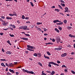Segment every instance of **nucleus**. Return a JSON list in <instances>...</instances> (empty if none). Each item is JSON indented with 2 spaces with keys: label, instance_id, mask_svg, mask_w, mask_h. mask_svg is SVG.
Masks as SVG:
<instances>
[{
  "label": "nucleus",
  "instance_id": "1a4fd4ad",
  "mask_svg": "<svg viewBox=\"0 0 75 75\" xmlns=\"http://www.w3.org/2000/svg\"><path fill=\"white\" fill-rule=\"evenodd\" d=\"M44 57H45V58H47V59H50V57L47 56H45V54H44Z\"/></svg>",
  "mask_w": 75,
  "mask_h": 75
},
{
  "label": "nucleus",
  "instance_id": "7c9ffc66",
  "mask_svg": "<svg viewBox=\"0 0 75 75\" xmlns=\"http://www.w3.org/2000/svg\"><path fill=\"white\" fill-rule=\"evenodd\" d=\"M25 35L26 36H28V37H30V35L28 34H25Z\"/></svg>",
  "mask_w": 75,
  "mask_h": 75
},
{
  "label": "nucleus",
  "instance_id": "f8f14e48",
  "mask_svg": "<svg viewBox=\"0 0 75 75\" xmlns=\"http://www.w3.org/2000/svg\"><path fill=\"white\" fill-rule=\"evenodd\" d=\"M6 53L7 54H11V52H10V51H8L6 52Z\"/></svg>",
  "mask_w": 75,
  "mask_h": 75
},
{
  "label": "nucleus",
  "instance_id": "09e8293b",
  "mask_svg": "<svg viewBox=\"0 0 75 75\" xmlns=\"http://www.w3.org/2000/svg\"><path fill=\"white\" fill-rule=\"evenodd\" d=\"M4 63H1V65H2V66H4Z\"/></svg>",
  "mask_w": 75,
  "mask_h": 75
},
{
  "label": "nucleus",
  "instance_id": "a18cd8bd",
  "mask_svg": "<svg viewBox=\"0 0 75 75\" xmlns=\"http://www.w3.org/2000/svg\"><path fill=\"white\" fill-rule=\"evenodd\" d=\"M42 28L44 29V31H47V29L43 28Z\"/></svg>",
  "mask_w": 75,
  "mask_h": 75
},
{
  "label": "nucleus",
  "instance_id": "6e6552de",
  "mask_svg": "<svg viewBox=\"0 0 75 75\" xmlns=\"http://www.w3.org/2000/svg\"><path fill=\"white\" fill-rule=\"evenodd\" d=\"M9 71L10 72H12V73H13L14 74V70H11V69H9Z\"/></svg>",
  "mask_w": 75,
  "mask_h": 75
},
{
  "label": "nucleus",
  "instance_id": "9d476101",
  "mask_svg": "<svg viewBox=\"0 0 75 75\" xmlns=\"http://www.w3.org/2000/svg\"><path fill=\"white\" fill-rule=\"evenodd\" d=\"M59 21V20H54L53 21V23H57V22H58Z\"/></svg>",
  "mask_w": 75,
  "mask_h": 75
},
{
  "label": "nucleus",
  "instance_id": "774afa93",
  "mask_svg": "<svg viewBox=\"0 0 75 75\" xmlns=\"http://www.w3.org/2000/svg\"><path fill=\"white\" fill-rule=\"evenodd\" d=\"M38 30L39 31H41V29H40V28H38Z\"/></svg>",
  "mask_w": 75,
  "mask_h": 75
},
{
  "label": "nucleus",
  "instance_id": "412c9836",
  "mask_svg": "<svg viewBox=\"0 0 75 75\" xmlns=\"http://www.w3.org/2000/svg\"><path fill=\"white\" fill-rule=\"evenodd\" d=\"M67 29H68L69 30H69H70V29H71V28H72V27H67Z\"/></svg>",
  "mask_w": 75,
  "mask_h": 75
},
{
  "label": "nucleus",
  "instance_id": "0e129e2a",
  "mask_svg": "<svg viewBox=\"0 0 75 75\" xmlns=\"http://www.w3.org/2000/svg\"><path fill=\"white\" fill-rule=\"evenodd\" d=\"M2 52H4V50L3 49V48H2Z\"/></svg>",
  "mask_w": 75,
  "mask_h": 75
},
{
  "label": "nucleus",
  "instance_id": "0eeeda50",
  "mask_svg": "<svg viewBox=\"0 0 75 75\" xmlns=\"http://www.w3.org/2000/svg\"><path fill=\"white\" fill-rule=\"evenodd\" d=\"M23 71L24 72H27V73H28V71L26 70H25L24 69H23Z\"/></svg>",
  "mask_w": 75,
  "mask_h": 75
},
{
  "label": "nucleus",
  "instance_id": "aec40b11",
  "mask_svg": "<svg viewBox=\"0 0 75 75\" xmlns=\"http://www.w3.org/2000/svg\"><path fill=\"white\" fill-rule=\"evenodd\" d=\"M55 11H56L57 12H59V11H60V10L58 9H55Z\"/></svg>",
  "mask_w": 75,
  "mask_h": 75
},
{
  "label": "nucleus",
  "instance_id": "ea45409f",
  "mask_svg": "<svg viewBox=\"0 0 75 75\" xmlns=\"http://www.w3.org/2000/svg\"><path fill=\"white\" fill-rule=\"evenodd\" d=\"M59 30H62V28L61 27H59L58 28Z\"/></svg>",
  "mask_w": 75,
  "mask_h": 75
},
{
  "label": "nucleus",
  "instance_id": "de8ad7c7",
  "mask_svg": "<svg viewBox=\"0 0 75 75\" xmlns=\"http://www.w3.org/2000/svg\"><path fill=\"white\" fill-rule=\"evenodd\" d=\"M21 67V66H20L19 67H16V68H20Z\"/></svg>",
  "mask_w": 75,
  "mask_h": 75
},
{
  "label": "nucleus",
  "instance_id": "a878e982",
  "mask_svg": "<svg viewBox=\"0 0 75 75\" xmlns=\"http://www.w3.org/2000/svg\"><path fill=\"white\" fill-rule=\"evenodd\" d=\"M37 25H39V24H42V22L41 23H37Z\"/></svg>",
  "mask_w": 75,
  "mask_h": 75
},
{
  "label": "nucleus",
  "instance_id": "f3484780",
  "mask_svg": "<svg viewBox=\"0 0 75 75\" xmlns=\"http://www.w3.org/2000/svg\"><path fill=\"white\" fill-rule=\"evenodd\" d=\"M54 30L55 31H56L57 33H59V31L57 28H55Z\"/></svg>",
  "mask_w": 75,
  "mask_h": 75
},
{
  "label": "nucleus",
  "instance_id": "338daca9",
  "mask_svg": "<svg viewBox=\"0 0 75 75\" xmlns=\"http://www.w3.org/2000/svg\"><path fill=\"white\" fill-rule=\"evenodd\" d=\"M7 42L8 43V44H9V43H10V41H9V40L7 41Z\"/></svg>",
  "mask_w": 75,
  "mask_h": 75
},
{
  "label": "nucleus",
  "instance_id": "49530a36",
  "mask_svg": "<svg viewBox=\"0 0 75 75\" xmlns=\"http://www.w3.org/2000/svg\"><path fill=\"white\" fill-rule=\"evenodd\" d=\"M12 27L13 28H16V26L15 25H13L12 26Z\"/></svg>",
  "mask_w": 75,
  "mask_h": 75
},
{
  "label": "nucleus",
  "instance_id": "c03bdc74",
  "mask_svg": "<svg viewBox=\"0 0 75 75\" xmlns=\"http://www.w3.org/2000/svg\"><path fill=\"white\" fill-rule=\"evenodd\" d=\"M69 36L71 37V38H72V35L71 34H69Z\"/></svg>",
  "mask_w": 75,
  "mask_h": 75
},
{
  "label": "nucleus",
  "instance_id": "20e7f679",
  "mask_svg": "<svg viewBox=\"0 0 75 75\" xmlns=\"http://www.w3.org/2000/svg\"><path fill=\"white\" fill-rule=\"evenodd\" d=\"M2 23H3L2 24V25H6V24H7V23H6V21H2Z\"/></svg>",
  "mask_w": 75,
  "mask_h": 75
},
{
  "label": "nucleus",
  "instance_id": "bf43d9fd",
  "mask_svg": "<svg viewBox=\"0 0 75 75\" xmlns=\"http://www.w3.org/2000/svg\"><path fill=\"white\" fill-rule=\"evenodd\" d=\"M6 66H7V67H8V64H7V63H6Z\"/></svg>",
  "mask_w": 75,
  "mask_h": 75
},
{
  "label": "nucleus",
  "instance_id": "f03ea898",
  "mask_svg": "<svg viewBox=\"0 0 75 75\" xmlns=\"http://www.w3.org/2000/svg\"><path fill=\"white\" fill-rule=\"evenodd\" d=\"M56 40L57 41V43H59L60 42V41H61L60 38L59 37H57Z\"/></svg>",
  "mask_w": 75,
  "mask_h": 75
},
{
  "label": "nucleus",
  "instance_id": "7ed1b4c3",
  "mask_svg": "<svg viewBox=\"0 0 75 75\" xmlns=\"http://www.w3.org/2000/svg\"><path fill=\"white\" fill-rule=\"evenodd\" d=\"M49 64H53V65H57V66H59V64H57L55 63H54V62H49Z\"/></svg>",
  "mask_w": 75,
  "mask_h": 75
},
{
  "label": "nucleus",
  "instance_id": "58836bf2",
  "mask_svg": "<svg viewBox=\"0 0 75 75\" xmlns=\"http://www.w3.org/2000/svg\"><path fill=\"white\" fill-rule=\"evenodd\" d=\"M47 72V73H49V74H51V72L50 71H46Z\"/></svg>",
  "mask_w": 75,
  "mask_h": 75
},
{
  "label": "nucleus",
  "instance_id": "c9c22d12",
  "mask_svg": "<svg viewBox=\"0 0 75 75\" xmlns=\"http://www.w3.org/2000/svg\"><path fill=\"white\" fill-rule=\"evenodd\" d=\"M1 18H3V19H4L5 18V17L3 16H1Z\"/></svg>",
  "mask_w": 75,
  "mask_h": 75
},
{
  "label": "nucleus",
  "instance_id": "39448f33",
  "mask_svg": "<svg viewBox=\"0 0 75 75\" xmlns=\"http://www.w3.org/2000/svg\"><path fill=\"white\" fill-rule=\"evenodd\" d=\"M66 55H67V53H64V54H63L61 55V57H64L66 56Z\"/></svg>",
  "mask_w": 75,
  "mask_h": 75
},
{
  "label": "nucleus",
  "instance_id": "603ef678",
  "mask_svg": "<svg viewBox=\"0 0 75 75\" xmlns=\"http://www.w3.org/2000/svg\"><path fill=\"white\" fill-rule=\"evenodd\" d=\"M58 50H61L62 49V48L61 47H59L58 48Z\"/></svg>",
  "mask_w": 75,
  "mask_h": 75
},
{
  "label": "nucleus",
  "instance_id": "4d7b16f0",
  "mask_svg": "<svg viewBox=\"0 0 75 75\" xmlns=\"http://www.w3.org/2000/svg\"><path fill=\"white\" fill-rule=\"evenodd\" d=\"M52 41L53 42H55V40L54 39H52Z\"/></svg>",
  "mask_w": 75,
  "mask_h": 75
},
{
  "label": "nucleus",
  "instance_id": "5fc2aeb1",
  "mask_svg": "<svg viewBox=\"0 0 75 75\" xmlns=\"http://www.w3.org/2000/svg\"><path fill=\"white\" fill-rule=\"evenodd\" d=\"M74 59V58H68V59Z\"/></svg>",
  "mask_w": 75,
  "mask_h": 75
},
{
  "label": "nucleus",
  "instance_id": "cd10ccee",
  "mask_svg": "<svg viewBox=\"0 0 75 75\" xmlns=\"http://www.w3.org/2000/svg\"><path fill=\"white\" fill-rule=\"evenodd\" d=\"M1 61H6V59H0Z\"/></svg>",
  "mask_w": 75,
  "mask_h": 75
},
{
  "label": "nucleus",
  "instance_id": "c85d7f7f",
  "mask_svg": "<svg viewBox=\"0 0 75 75\" xmlns=\"http://www.w3.org/2000/svg\"><path fill=\"white\" fill-rule=\"evenodd\" d=\"M33 55H34V56H35V57H37V54L36 53H34Z\"/></svg>",
  "mask_w": 75,
  "mask_h": 75
},
{
  "label": "nucleus",
  "instance_id": "37998d69",
  "mask_svg": "<svg viewBox=\"0 0 75 75\" xmlns=\"http://www.w3.org/2000/svg\"><path fill=\"white\" fill-rule=\"evenodd\" d=\"M57 62L58 63V64H60V63H61V62H60V61H59V60H57Z\"/></svg>",
  "mask_w": 75,
  "mask_h": 75
},
{
  "label": "nucleus",
  "instance_id": "3c124183",
  "mask_svg": "<svg viewBox=\"0 0 75 75\" xmlns=\"http://www.w3.org/2000/svg\"><path fill=\"white\" fill-rule=\"evenodd\" d=\"M68 47H71V46L70 45H69L67 46Z\"/></svg>",
  "mask_w": 75,
  "mask_h": 75
},
{
  "label": "nucleus",
  "instance_id": "2f4dec72",
  "mask_svg": "<svg viewBox=\"0 0 75 75\" xmlns=\"http://www.w3.org/2000/svg\"><path fill=\"white\" fill-rule=\"evenodd\" d=\"M38 64H39V65L40 66H42V64L40 63V62H38Z\"/></svg>",
  "mask_w": 75,
  "mask_h": 75
},
{
  "label": "nucleus",
  "instance_id": "a19ab883",
  "mask_svg": "<svg viewBox=\"0 0 75 75\" xmlns=\"http://www.w3.org/2000/svg\"><path fill=\"white\" fill-rule=\"evenodd\" d=\"M9 15L10 16H13V14H11V13H10L9 14Z\"/></svg>",
  "mask_w": 75,
  "mask_h": 75
},
{
  "label": "nucleus",
  "instance_id": "a211bd4d",
  "mask_svg": "<svg viewBox=\"0 0 75 75\" xmlns=\"http://www.w3.org/2000/svg\"><path fill=\"white\" fill-rule=\"evenodd\" d=\"M27 28V26H23V30H25Z\"/></svg>",
  "mask_w": 75,
  "mask_h": 75
},
{
  "label": "nucleus",
  "instance_id": "393cba45",
  "mask_svg": "<svg viewBox=\"0 0 75 75\" xmlns=\"http://www.w3.org/2000/svg\"><path fill=\"white\" fill-rule=\"evenodd\" d=\"M58 6H59V8H60L62 10H63L62 8V7H61V6H60L59 5H58Z\"/></svg>",
  "mask_w": 75,
  "mask_h": 75
},
{
  "label": "nucleus",
  "instance_id": "b1692460",
  "mask_svg": "<svg viewBox=\"0 0 75 75\" xmlns=\"http://www.w3.org/2000/svg\"><path fill=\"white\" fill-rule=\"evenodd\" d=\"M47 54L48 55H51V54H50V53L48 52H47Z\"/></svg>",
  "mask_w": 75,
  "mask_h": 75
},
{
  "label": "nucleus",
  "instance_id": "864d4df0",
  "mask_svg": "<svg viewBox=\"0 0 75 75\" xmlns=\"http://www.w3.org/2000/svg\"><path fill=\"white\" fill-rule=\"evenodd\" d=\"M61 3H65V2L63 0H61Z\"/></svg>",
  "mask_w": 75,
  "mask_h": 75
},
{
  "label": "nucleus",
  "instance_id": "e433bc0d",
  "mask_svg": "<svg viewBox=\"0 0 75 75\" xmlns=\"http://www.w3.org/2000/svg\"><path fill=\"white\" fill-rule=\"evenodd\" d=\"M7 75H11V74L9 72H8L7 74Z\"/></svg>",
  "mask_w": 75,
  "mask_h": 75
},
{
  "label": "nucleus",
  "instance_id": "9b49d317",
  "mask_svg": "<svg viewBox=\"0 0 75 75\" xmlns=\"http://www.w3.org/2000/svg\"><path fill=\"white\" fill-rule=\"evenodd\" d=\"M9 66L13 67V64L12 63H9Z\"/></svg>",
  "mask_w": 75,
  "mask_h": 75
},
{
  "label": "nucleus",
  "instance_id": "dca6fc26",
  "mask_svg": "<svg viewBox=\"0 0 75 75\" xmlns=\"http://www.w3.org/2000/svg\"><path fill=\"white\" fill-rule=\"evenodd\" d=\"M6 19H7V20H11V19H12V18L11 17H7L6 18Z\"/></svg>",
  "mask_w": 75,
  "mask_h": 75
},
{
  "label": "nucleus",
  "instance_id": "8fccbe9b",
  "mask_svg": "<svg viewBox=\"0 0 75 75\" xmlns=\"http://www.w3.org/2000/svg\"><path fill=\"white\" fill-rule=\"evenodd\" d=\"M64 71L65 72H68V70H67V69H65L64 70Z\"/></svg>",
  "mask_w": 75,
  "mask_h": 75
},
{
  "label": "nucleus",
  "instance_id": "f704fd0d",
  "mask_svg": "<svg viewBox=\"0 0 75 75\" xmlns=\"http://www.w3.org/2000/svg\"><path fill=\"white\" fill-rule=\"evenodd\" d=\"M22 19H24V18H25V16H24L23 15L22 16Z\"/></svg>",
  "mask_w": 75,
  "mask_h": 75
},
{
  "label": "nucleus",
  "instance_id": "e2e57ef3",
  "mask_svg": "<svg viewBox=\"0 0 75 75\" xmlns=\"http://www.w3.org/2000/svg\"><path fill=\"white\" fill-rule=\"evenodd\" d=\"M52 73L53 74H55V71H52Z\"/></svg>",
  "mask_w": 75,
  "mask_h": 75
},
{
  "label": "nucleus",
  "instance_id": "473e14b6",
  "mask_svg": "<svg viewBox=\"0 0 75 75\" xmlns=\"http://www.w3.org/2000/svg\"><path fill=\"white\" fill-rule=\"evenodd\" d=\"M9 35H10L11 37H13L14 36V35H11V34H9Z\"/></svg>",
  "mask_w": 75,
  "mask_h": 75
},
{
  "label": "nucleus",
  "instance_id": "6ab92c4d",
  "mask_svg": "<svg viewBox=\"0 0 75 75\" xmlns=\"http://www.w3.org/2000/svg\"><path fill=\"white\" fill-rule=\"evenodd\" d=\"M14 14H13V16H17V14L16 13H15V12L14 11L13 12Z\"/></svg>",
  "mask_w": 75,
  "mask_h": 75
},
{
  "label": "nucleus",
  "instance_id": "72a5a7b5",
  "mask_svg": "<svg viewBox=\"0 0 75 75\" xmlns=\"http://www.w3.org/2000/svg\"><path fill=\"white\" fill-rule=\"evenodd\" d=\"M64 23H67V21L66 20H65L64 21Z\"/></svg>",
  "mask_w": 75,
  "mask_h": 75
},
{
  "label": "nucleus",
  "instance_id": "79ce46f5",
  "mask_svg": "<svg viewBox=\"0 0 75 75\" xmlns=\"http://www.w3.org/2000/svg\"><path fill=\"white\" fill-rule=\"evenodd\" d=\"M38 55L40 56V57H41V53H40L38 54Z\"/></svg>",
  "mask_w": 75,
  "mask_h": 75
},
{
  "label": "nucleus",
  "instance_id": "4be33fe9",
  "mask_svg": "<svg viewBox=\"0 0 75 75\" xmlns=\"http://www.w3.org/2000/svg\"><path fill=\"white\" fill-rule=\"evenodd\" d=\"M30 4H31V5L32 6V7H34V5L32 2H30Z\"/></svg>",
  "mask_w": 75,
  "mask_h": 75
},
{
  "label": "nucleus",
  "instance_id": "f257e3e1",
  "mask_svg": "<svg viewBox=\"0 0 75 75\" xmlns=\"http://www.w3.org/2000/svg\"><path fill=\"white\" fill-rule=\"evenodd\" d=\"M31 46L30 45H28L27 47H28V48H27V50H29V51H34V50L30 49L31 48Z\"/></svg>",
  "mask_w": 75,
  "mask_h": 75
},
{
  "label": "nucleus",
  "instance_id": "c756f323",
  "mask_svg": "<svg viewBox=\"0 0 75 75\" xmlns=\"http://www.w3.org/2000/svg\"><path fill=\"white\" fill-rule=\"evenodd\" d=\"M71 72L72 74H75V71H74L71 70Z\"/></svg>",
  "mask_w": 75,
  "mask_h": 75
},
{
  "label": "nucleus",
  "instance_id": "680f3d73",
  "mask_svg": "<svg viewBox=\"0 0 75 75\" xmlns=\"http://www.w3.org/2000/svg\"><path fill=\"white\" fill-rule=\"evenodd\" d=\"M42 75H47V74H45L44 73H43L42 74Z\"/></svg>",
  "mask_w": 75,
  "mask_h": 75
},
{
  "label": "nucleus",
  "instance_id": "2eb2a0df",
  "mask_svg": "<svg viewBox=\"0 0 75 75\" xmlns=\"http://www.w3.org/2000/svg\"><path fill=\"white\" fill-rule=\"evenodd\" d=\"M46 45H48V44H51V45H53L54 44L52 42H49L47 43H45Z\"/></svg>",
  "mask_w": 75,
  "mask_h": 75
},
{
  "label": "nucleus",
  "instance_id": "052dcab7",
  "mask_svg": "<svg viewBox=\"0 0 75 75\" xmlns=\"http://www.w3.org/2000/svg\"><path fill=\"white\" fill-rule=\"evenodd\" d=\"M48 66H49V67H51V65L50 64H49L48 65Z\"/></svg>",
  "mask_w": 75,
  "mask_h": 75
},
{
  "label": "nucleus",
  "instance_id": "4468645a",
  "mask_svg": "<svg viewBox=\"0 0 75 75\" xmlns=\"http://www.w3.org/2000/svg\"><path fill=\"white\" fill-rule=\"evenodd\" d=\"M28 74H34V72L33 71H28Z\"/></svg>",
  "mask_w": 75,
  "mask_h": 75
},
{
  "label": "nucleus",
  "instance_id": "4c0bfd02",
  "mask_svg": "<svg viewBox=\"0 0 75 75\" xmlns=\"http://www.w3.org/2000/svg\"><path fill=\"white\" fill-rule=\"evenodd\" d=\"M65 10H67V11H68V8L67 7H66L65 8Z\"/></svg>",
  "mask_w": 75,
  "mask_h": 75
},
{
  "label": "nucleus",
  "instance_id": "69168bd1",
  "mask_svg": "<svg viewBox=\"0 0 75 75\" xmlns=\"http://www.w3.org/2000/svg\"><path fill=\"white\" fill-rule=\"evenodd\" d=\"M48 34L47 33H45L44 34V35H48Z\"/></svg>",
  "mask_w": 75,
  "mask_h": 75
},
{
  "label": "nucleus",
  "instance_id": "5701e85b",
  "mask_svg": "<svg viewBox=\"0 0 75 75\" xmlns=\"http://www.w3.org/2000/svg\"><path fill=\"white\" fill-rule=\"evenodd\" d=\"M61 5L62 6H63V7H65V4H64L61 3Z\"/></svg>",
  "mask_w": 75,
  "mask_h": 75
},
{
  "label": "nucleus",
  "instance_id": "bb28decb",
  "mask_svg": "<svg viewBox=\"0 0 75 75\" xmlns=\"http://www.w3.org/2000/svg\"><path fill=\"white\" fill-rule=\"evenodd\" d=\"M30 49H35V47L33 46H31L30 47Z\"/></svg>",
  "mask_w": 75,
  "mask_h": 75
},
{
  "label": "nucleus",
  "instance_id": "13d9d810",
  "mask_svg": "<svg viewBox=\"0 0 75 75\" xmlns=\"http://www.w3.org/2000/svg\"><path fill=\"white\" fill-rule=\"evenodd\" d=\"M29 18L28 17H26L25 18V19H26V20H28Z\"/></svg>",
  "mask_w": 75,
  "mask_h": 75
},
{
  "label": "nucleus",
  "instance_id": "423d86ee",
  "mask_svg": "<svg viewBox=\"0 0 75 75\" xmlns=\"http://www.w3.org/2000/svg\"><path fill=\"white\" fill-rule=\"evenodd\" d=\"M20 38L22 40H28V38H22L20 37Z\"/></svg>",
  "mask_w": 75,
  "mask_h": 75
},
{
  "label": "nucleus",
  "instance_id": "ddd939ff",
  "mask_svg": "<svg viewBox=\"0 0 75 75\" xmlns=\"http://www.w3.org/2000/svg\"><path fill=\"white\" fill-rule=\"evenodd\" d=\"M63 24V22H61L60 23H56V24L57 25H62Z\"/></svg>",
  "mask_w": 75,
  "mask_h": 75
},
{
  "label": "nucleus",
  "instance_id": "6e6d98bb",
  "mask_svg": "<svg viewBox=\"0 0 75 75\" xmlns=\"http://www.w3.org/2000/svg\"><path fill=\"white\" fill-rule=\"evenodd\" d=\"M65 67V65H63L62 66V68H64V67Z\"/></svg>",
  "mask_w": 75,
  "mask_h": 75
}]
</instances>
